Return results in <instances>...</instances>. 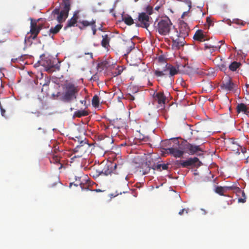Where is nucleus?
<instances>
[{
	"mask_svg": "<svg viewBox=\"0 0 249 249\" xmlns=\"http://www.w3.org/2000/svg\"><path fill=\"white\" fill-rule=\"evenodd\" d=\"M190 31L188 24L182 20H179L178 28L173 27L171 33L172 46L174 49L178 50L184 45L186 42L185 38L188 36Z\"/></svg>",
	"mask_w": 249,
	"mask_h": 249,
	"instance_id": "f257e3e1",
	"label": "nucleus"
},
{
	"mask_svg": "<svg viewBox=\"0 0 249 249\" xmlns=\"http://www.w3.org/2000/svg\"><path fill=\"white\" fill-rule=\"evenodd\" d=\"M63 89L62 100L65 102L70 103L76 99L80 88L76 84L68 82L63 85Z\"/></svg>",
	"mask_w": 249,
	"mask_h": 249,
	"instance_id": "f03ea898",
	"label": "nucleus"
},
{
	"mask_svg": "<svg viewBox=\"0 0 249 249\" xmlns=\"http://www.w3.org/2000/svg\"><path fill=\"white\" fill-rule=\"evenodd\" d=\"M70 0H63L61 4L62 9L55 8L52 12V16L53 19H56L59 23L64 22L67 18L69 11L71 9Z\"/></svg>",
	"mask_w": 249,
	"mask_h": 249,
	"instance_id": "7ed1b4c3",
	"label": "nucleus"
},
{
	"mask_svg": "<svg viewBox=\"0 0 249 249\" xmlns=\"http://www.w3.org/2000/svg\"><path fill=\"white\" fill-rule=\"evenodd\" d=\"M173 24L168 17H165L160 20L157 25L155 26L156 30L162 36L169 35L171 38V33L172 31Z\"/></svg>",
	"mask_w": 249,
	"mask_h": 249,
	"instance_id": "20e7f679",
	"label": "nucleus"
},
{
	"mask_svg": "<svg viewBox=\"0 0 249 249\" xmlns=\"http://www.w3.org/2000/svg\"><path fill=\"white\" fill-rule=\"evenodd\" d=\"M174 144L172 147L165 149L166 152L175 158H181L185 152L182 141H178V139H173Z\"/></svg>",
	"mask_w": 249,
	"mask_h": 249,
	"instance_id": "39448f33",
	"label": "nucleus"
},
{
	"mask_svg": "<svg viewBox=\"0 0 249 249\" xmlns=\"http://www.w3.org/2000/svg\"><path fill=\"white\" fill-rule=\"evenodd\" d=\"M197 163L200 166L201 163L197 157L190 158L186 160H177L176 161V164L178 167L182 168H187L189 166H195Z\"/></svg>",
	"mask_w": 249,
	"mask_h": 249,
	"instance_id": "423d86ee",
	"label": "nucleus"
},
{
	"mask_svg": "<svg viewBox=\"0 0 249 249\" xmlns=\"http://www.w3.org/2000/svg\"><path fill=\"white\" fill-rule=\"evenodd\" d=\"M168 164H158L156 165L155 163L151 164L150 160H147L146 161L144 165H143V168L146 167L144 169L143 174H147L151 169L154 170H157L158 171H161L162 170H167L168 168Z\"/></svg>",
	"mask_w": 249,
	"mask_h": 249,
	"instance_id": "0eeeda50",
	"label": "nucleus"
},
{
	"mask_svg": "<svg viewBox=\"0 0 249 249\" xmlns=\"http://www.w3.org/2000/svg\"><path fill=\"white\" fill-rule=\"evenodd\" d=\"M138 21L139 23L136 22V26L142 28H147L150 24V17L144 12L139 14Z\"/></svg>",
	"mask_w": 249,
	"mask_h": 249,
	"instance_id": "6e6552de",
	"label": "nucleus"
},
{
	"mask_svg": "<svg viewBox=\"0 0 249 249\" xmlns=\"http://www.w3.org/2000/svg\"><path fill=\"white\" fill-rule=\"evenodd\" d=\"M185 153L189 155H194L199 151H203L199 145H195L188 142L186 141H182Z\"/></svg>",
	"mask_w": 249,
	"mask_h": 249,
	"instance_id": "1a4fd4ad",
	"label": "nucleus"
},
{
	"mask_svg": "<svg viewBox=\"0 0 249 249\" xmlns=\"http://www.w3.org/2000/svg\"><path fill=\"white\" fill-rule=\"evenodd\" d=\"M40 65L46 69V71L48 72L53 71L52 69L55 67L54 62L52 57L43 56L40 61Z\"/></svg>",
	"mask_w": 249,
	"mask_h": 249,
	"instance_id": "9d476101",
	"label": "nucleus"
},
{
	"mask_svg": "<svg viewBox=\"0 0 249 249\" xmlns=\"http://www.w3.org/2000/svg\"><path fill=\"white\" fill-rule=\"evenodd\" d=\"M89 148V144L85 139L84 141H81L79 145H77L73 149L74 153H79L77 155V157H82Z\"/></svg>",
	"mask_w": 249,
	"mask_h": 249,
	"instance_id": "9b49d317",
	"label": "nucleus"
},
{
	"mask_svg": "<svg viewBox=\"0 0 249 249\" xmlns=\"http://www.w3.org/2000/svg\"><path fill=\"white\" fill-rule=\"evenodd\" d=\"M235 85L232 81L231 78L230 77H226L224 81H222L220 85L221 89L226 91L230 92L233 90Z\"/></svg>",
	"mask_w": 249,
	"mask_h": 249,
	"instance_id": "f8f14e48",
	"label": "nucleus"
},
{
	"mask_svg": "<svg viewBox=\"0 0 249 249\" xmlns=\"http://www.w3.org/2000/svg\"><path fill=\"white\" fill-rule=\"evenodd\" d=\"M41 29V26H37L36 22H33L32 21L30 31L31 35L29 36H26L25 37V42H26L27 40H29L31 37H32L33 39H36Z\"/></svg>",
	"mask_w": 249,
	"mask_h": 249,
	"instance_id": "ddd939ff",
	"label": "nucleus"
},
{
	"mask_svg": "<svg viewBox=\"0 0 249 249\" xmlns=\"http://www.w3.org/2000/svg\"><path fill=\"white\" fill-rule=\"evenodd\" d=\"M78 23L79 24L77 25L78 28L81 30H83L88 26H90L91 28L96 24V20L92 19L90 21L87 20H79Z\"/></svg>",
	"mask_w": 249,
	"mask_h": 249,
	"instance_id": "4468645a",
	"label": "nucleus"
},
{
	"mask_svg": "<svg viewBox=\"0 0 249 249\" xmlns=\"http://www.w3.org/2000/svg\"><path fill=\"white\" fill-rule=\"evenodd\" d=\"M193 38L195 40L199 42H203L208 39L207 36L204 34V32L202 30H197L194 35Z\"/></svg>",
	"mask_w": 249,
	"mask_h": 249,
	"instance_id": "2eb2a0df",
	"label": "nucleus"
},
{
	"mask_svg": "<svg viewBox=\"0 0 249 249\" xmlns=\"http://www.w3.org/2000/svg\"><path fill=\"white\" fill-rule=\"evenodd\" d=\"M117 166V164L116 163H115L114 165L112 163H109V164H106L104 168L102 170H101L102 175L107 176L110 174L113 171V167L114 168H116Z\"/></svg>",
	"mask_w": 249,
	"mask_h": 249,
	"instance_id": "dca6fc26",
	"label": "nucleus"
},
{
	"mask_svg": "<svg viewBox=\"0 0 249 249\" xmlns=\"http://www.w3.org/2000/svg\"><path fill=\"white\" fill-rule=\"evenodd\" d=\"M154 99L157 101L159 104L164 105L166 101V97L162 92H159L156 93L154 96Z\"/></svg>",
	"mask_w": 249,
	"mask_h": 249,
	"instance_id": "f3484780",
	"label": "nucleus"
},
{
	"mask_svg": "<svg viewBox=\"0 0 249 249\" xmlns=\"http://www.w3.org/2000/svg\"><path fill=\"white\" fill-rule=\"evenodd\" d=\"M169 71V74L172 76L178 73V68L177 69L172 65L167 63L164 68V71Z\"/></svg>",
	"mask_w": 249,
	"mask_h": 249,
	"instance_id": "a211bd4d",
	"label": "nucleus"
},
{
	"mask_svg": "<svg viewBox=\"0 0 249 249\" xmlns=\"http://www.w3.org/2000/svg\"><path fill=\"white\" fill-rule=\"evenodd\" d=\"M77 22V17L74 15L73 16L67 21V25L65 26V29L74 26Z\"/></svg>",
	"mask_w": 249,
	"mask_h": 249,
	"instance_id": "6ab92c4d",
	"label": "nucleus"
},
{
	"mask_svg": "<svg viewBox=\"0 0 249 249\" xmlns=\"http://www.w3.org/2000/svg\"><path fill=\"white\" fill-rule=\"evenodd\" d=\"M89 112L86 110H78L74 112L73 117L81 118L83 116H88Z\"/></svg>",
	"mask_w": 249,
	"mask_h": 249,
	"instance_id": "aec40b11",
	"label": "nucleus"
},
{
	"mask_svg": "<svg viewBox=\"0 0 249 249\" xmlns=\"http://www.w3.org/2000/svg\"><path fill=\"white\" fill-rule=\"evenodd\" d=\"M102 37L103 39L101 42L102 46L105 48H108V47L109 46L110 37L107 35L103 36Z\"/></svg>",
	"mask_w": 249,
	"mask_h": 249,
	"instance_id": "412c9836",
	"label": "nucleus"
},
{
	"mask_svg": "<svg viewBox=\"0 0 249 249\" xmlns=\"http://www.w3.org/2000/svg\"><path fill=\"white\" fill-rule=\"evenodd\" d=\"M124 45L127 47V53H129L134 48L135 44L131 40H128L125 41Z\"/></svg>",
	"mask_w": 249,
	"mask_h": 249,
	"instance_id": "4be33fe9",
	"label": "nucleus"
},
{
	"mask_svg": "<svg viewBox=\"0 0 249 249\" xmlns=\"http://www.w3.org/2000/svg\"><path fill=\"white\" fill-rule=\"evenodd\" d=\"M123 21H124L126 24L129 26L135 23L132 17L128 15L123 17Z\"/></svg>",
	"mask_w": 249,
	"mask_h": 249,
	"instance_id": "5701e85b",
	"label": "nucleus"
},
{
	"mask_svg": "<svg viewBox=\"0 0 249 249\" xmlns=\"http://www.w3.org/2000/svg\"><path fill=\"white\" fill-rule=\"evenodd\" d=\"M240 65L241 63L240 62L233 61L229 65V68L231 71H236V70L240 66Z\"/></svg>",
	"mask_w": 249,
	"mask_h": 249,
	"instance_id": "b1692460",
	"label": "nucleus"
},
{
	"mask_svg": "<svg viewBox=\"0 0 249 249\" xmlns=\"http://www.w3.org/2000/svg\"><path fill=\"white\" fill-rule=\"evenodd\" d=\"M62 25L60 24L56 25L54 27H51L50 29V33L52 34H56L59 32L62 28Z\"/></svg>",
	"mask_w": 249,
	"mask_h": 249,
	"instance_id": "393cba45",
	"label": "nucleus"
},
{
	"mask_svg": "<svg viewBox=\"0 0 249 249\" xmlns=\"http://www.w3.org/2000/svg\"><path fill=\"white\" fill-rule=\"evenodd\" d=\"M226 192L228 190H233L236 192H240L241 191L240 188L237 187L235 184H233L231 186H225Z\"/></svg>",
	"mask_w": 249,
	"mask_h": 249,
	"instance_id": "a878e982",
	"label": "nucleus"
},
{
	"mask_svg": "<svg viewBox=\"0 0 249 249\" xmlns=\"http://www.w3.org/2000/svg\"><path fill=\"white\" fill-rule=\"evenodd\" d=\"M215 192L223 196L225 192H226L225 186L222 187V186H217L215 188Z\"/></svg>",
	"mask_w": 249,
	"mask_h": 249,
	"instance_id": "bb28decb",
	"label": "nucleus"
},
{
	"mask_svg": "<svg viewBox=\"0 0 249 249\" xmlns=\"http://www.w3.org/2000/svg\"><path fill=\"white\" fill-rule=\"evenodd\" d=\"M92 105L95 107H98L99 106V99L97 95H95L92 99Z\"/></svg>",
	"mask_w": 249,
	"mask_h": 249,
	"instance_id": "cd10ccee",
	"label": "nucleus"
},
{
	"mask_svg": "<svg viewBox=\"0 0 249 249\" xmlns=\"http://www.w3.org/2000/svg\"><path fill=\"white\" fill-rule=\"evenodd\" d=\"M237 111L238 113L241 111L245 112L247 111V106L243 103L239 104L237 106Z\"/></svg>",
	"mask_w": 249,
	"mask_h": 249,
	"instance_id": "c85d7f7f",
	"label": "nucleus"
},
{
	"mask_svg": "<svg viewBox=\"0 0 249 249\" xmlns=\"http://www.w3.org/2000/svg\"><path fill=\"white\" fill-rule=\"evenodd\" d=\"M216 48H217V47L216 46H213L211 45H208L207 44H205V49H210V52L211 53H212L213 52H214L216 50Z\"/></svg>",
	"mask_w": 249,
	"mask_h": 249,
	"instance_id": "c756f323",
	"label": "nucleus"
},
{
	"mask_svg": "<svg viewBox=\"0 0 249 249\" xmlns=\"http://www.w3.org/2000/svg\"><path fill=\"white\" fill-rule=\"evenodd\" d=\"M164 70L162 71H160L159 70H156L154 71L155 75L157 77H161L165 75Z\"/></svg>",
	"mask_w": 249,
	"mask_h": 249,
	"instance_id": "7c9ffc66",
	"label": "nucleus"
},
{
	"mask_svg": "<svg viewBox=\"0 0 249 249\" xmlns=\"http://www.w3.org/2000/svg\"><path fill=\"white\" fill-rule=\"evenodd\" d=\"M91 174L92 175V177L94 178H97L100 175H102L100 170H96L95 171H93L91 172Z\"/></svg>",
	"mask_w": 249,
	"mask_h": 249,
	"instance_id": "2f4dec72",
	"label": "nucleus"
},
{
	"mask_svg": "<svg viewBox=\"0 0 249 249\" xmlns=\"http://www.w3.org/2000/svg\"><path fill=\"white\" fill-rule=\"evenodd\" d=\"M59 161H60V158L57 156H53V157L52 159L50 160L51 162H53V163H56V164L59 163Z\"/></svg>",
	"mask_w": 249,
	"mask_h": 249,
	"instance_id": "473e14b6",
	"label": "nucleus"
},
{
	"mask_svg": "<svg viewBox=\"0 0 249 249\" xmlns=\"http://www.w3.org/2000/svg\"><path fill=\"white\" fill-rule=\"evenodd\" d=\"M189 211V208H184L180 210L179 212H178V214L180 215H183L184 213L187 214L188 213V212Z\"/></svg>",
	"mask_w": 249,
	"mask_h": 249,
	"instance_id": "72a5a7b5",
	"label": "nucleus"
},
{
	"mask_svg": "<svg viewBox=\"0 0 249 249\" xmlns=\"http://www.w3.org/2000/svg\"><path fill=\"white\" fill-rule=\"evenodd\" d=\"M146 12L148 15H151L153 13V8L151 6H147L146 8Z\"/></svg>",
	"mask_w": 249,
	"mask_h": 249,
	"instance_id": "f704fd0d",
	"label": "nucleus"
},
{
	"mask_svg": "<svg viewBox=\"0 0 249 249\" xmlns=\"http://www.w3.org/2000/svg\"><path fill=\"white\" fill-rule=\"evenodd\" d=\"M219 68L220 70L222 71H225L227 69V67L226 65L224 63L221 64L219 65Z\"/></svg>",
	"mask_w": 249,
	"mask_h": 249,
	"instance_id": "c9c22d12",
	"label": "nucleus"
},
{
	"mask_svg": "<svg viewBox=\"0 0 249 249\" xmlns=\"http://www.w3.org/2000/svg\"><path fill=\"white\" fill-rule=\"evenodd\" d=\"M235 23L237 24L241 25L242 26H244L246 24V22H244V21L240 19H237L235 21Z\"/></svg>",
	"mask_w": 249,
	"mask_h": 249,
	"instance_id": "e433bc0d",
	"label": "nucleus"
},
{
	"mask_svg": "<svg viewBox=\"0 0 249 249\" xmlns=\"http://www.w3.org/2000/svg\"><path fill=\"white\" fill-rule=\"evenodd\" d=\"M206 22L209 25V26H210L211 25V24L212 23V20L210 17H207Z\"/></svg>",
	"mask_w": 249,
	"mask_h": 249,
	"instance_id": "4c0bfd02",
	"label": "nucleus"
},
{
	"mask_svg": "<svg viewBox=\"0 0 249 249\" xmlns=\"http://www.w3.org/2000/svg\"><path fill=\"white\" fill-rule=\"evenodd\" d=\"M91 28L93 32V35H95L97 31L96 24H94Z\"/></svg>",
	"mask_w": 249,
	"mask_h": 249,
	"instance_id": "58836bf2",
	"label": "nucleus"
},
{
	"mask_svg": "<svg viewBox=\"0 0 249 249\" xmlns=\"http://www.w3.org/2000/svg\"><path fill=\"white\" fill-rule=\"evenodd\" d=\"M0 109L1 111V114L2 116H5V110L3 108L1 105H0Z\"/></svg>",
	"mask_w": 249,
	"mask_h": 249,
	"instance_id": "ea45409f",
	"label": "nucleus"
},
{
	"mask_svg": "<svg viewBox=\"0 0 249 249\" xmlns=\"http://www.w3.org/2000/svg\"><path fill=\"white\" fill-rule=\"evenodd\" d=\"M127 99L131 101H133L134 100L135 98L133 95L129 94L127 96Z\"/></svg>",
	"mask_w": 249,
	"mask_h": 249,
	"instance_id": "a19ab883",
	"label": "nucleus"
},
{
	"mask_svg": "<svg viewBox=\"0 0 249 249\" xmlns=\"http://www.w3.org/2000/svg\"><path fill=\"white\" fill-rule=\"evenodd\" d=\"M158 61L160 63L164 62L165 61V59L163 57V56L160 55L158 58Z\"/></svg>",
	"mask_w": 249,
	"mask_h": 249,
	"instance_id": "79ce46f5",
	"label": "nucleus"
},
{
	"mask_svg": "<svg viewBox=\"0 0 249 249\" xmlns=\"http://www.w3.org/2000/svg\"><path fill=\"white\" fill-rule=\"evenodd\" d=\"M80 102L81 104H83L85 106H86L87 101L86 100H80Z\"/></svg>",
	"mask_w": 249,
	"mask_h": 249,
	"instance_id": "37998d69",
	"label": "nucleus"
},
{
	"mask_svg": "<svg viewBox=\"0 0 249 249\" xmlns=\"http://www.w3.org/2000/svg\"><path fill=\"white\" fill-rule=\"evenodd\" d=\"M246 200H245V198L243 199V198H239L238 199V202H242V203H244L245 202Z\"/></svg>",
	"mask_w": 249,
	"mask_h": 249,
	"instance_id": "c03bdc74",
	"label": "nucleus"
},
{
	"mask_svg": "<svg viewBox=\"0 0 249 249\" xmlns=\"http://www.w3.org/2000/svg\"><path fill=\"white\" fill-rule=\"evenodd\" d=\"M85 54H89V55L90 58H93L92 53H85Z\"/></svg>",
	"mask_w": 249,
	"mask_h": 249,
	"instance_id": "a18cd8bd",
	"label": "nucleus"
},
{
	"mask_svg": "<svg viewBox=\"0 0 249 249\" xmlns=\"http://www.w3.org/2000/svg\"><path fill=\"white\" fill-rule=\"evenodd\" d=\"M188 14V12H184L183 13L182 16H181V18H183L187 14Z\"/></svg>",
	"mask_w": 249,
	"mask_h": 249,
	"instance_id": "49530a36",
	"label": "nucleus"
},
{
	"mask_svg": "<svg viewBox=\"0 0 249 249\" xmlns=\"http://www.w3.org/2000/svg\"><path fill=\"white\" fill-rule=\"evenodd\" d=\"M106 138H107V140H108L109 141H111V142H110V143H113V140H110V139L109 137H106Z\"/></svg>",
	"mask_w": 249,
	"mask_h": 249,
	"instance_id": "de8ad7c7",
	"label": "nucleus"
},
{
	"mask_svg": "<svg viewBox=\"0 0 249 249\" xmlns=\"http://www.w3.org/2000/svg\"><path fill=\"white\" fill-rule=\"evenodd\" d=\"M201 210L203 212L204 214H206L207 212L204 209H201Z\"/></svg>",
	"mask_w": 249,
	"mask_h": 249,
	"instance_id": "09e8293b",
	"label": "nucleus"
},
{
	"mask_svg": "<svg viewBox=\"0 0 249 249\" xmlns=\"http://www.w3.org/2000/svg\"><path fill=\"white\" fill-rule=\"evenodd\" d=\"M94 191H95L96 192H101V190L100 189H95L93 190Z\"/></svg>",
	"mask_w": 249,
	"mask_h": 249,
	"instance_id": "8fccbe9b",
	"label": "nucleus"
},
{
	"mask_svg": "<svg viewBox=\"0 0 249 249\" xmlns=\"http://www.w3.org/2000/svg\"><path fill=\"white\" fill-rule=\"evenodd\" d=\"M48 84L47 83H45L43 85V87H48Z\"/></svg>",
	"mask_w": 249,
	"mask_h": 249,
	"instance_id": "3c124183",
	"label": "nucleus"
},
{
	"mask_svg": "<svg viewBox=\"0 0 249 249\" xmlns=\"http://www.w3.org/2000/svg\"><path fill=\"white\" fill-rule=\"evenodd\" d=\"M159 8H160V7H159V6H156V7L155 8V10H157V11H158V10H159Z\"/></svg>",
	"mask_w": 249,
	"mask_h": 249,
	"instance_id": "603ef678",
	"label": "nucleus"
},
{
	"mask_svg": "<svg viewBox=\"0 0 249 249\" xmlns=\"http://www.w3.org/2000/svg\"><path fill=\"white\" fill-rule=\"evenodd\" d=\"M219 42L221 43V44H223V43H224L225 41L224 40H222L220 41Z\"/></svg>",
	"mask_w": 249,
	"mask_h": 249,
	"instance_id": "864d4df0",
	"label": "nucleus"
},
{
	"mask_svg": "<svg viewBox=\"0 0 249 249\" xmlns=\"http://www.w3.org/2000/svg\"><path fill=\"white\" fill-rule=\"evenodd\" d=\"M242 196H243V197H245V193H244V192H242Z\"/></svg>",
	"mask_w": 249,
	"mask_h": 249,
	"instance_id": "5fc2aeb1",
	"label": "nucleus"
},
{
	"mask_svg": "<svg viewBox=\"0 0 249 249\" xmlns=\"http://www.w3.org/2000/svg\"><path fill=\"white\" fill-rule=\"evenodd\" d=\"M126 145V143H124V144H123V143H122V144H121V145H122V146H123V145Z\"/></svg>",
	"mask_w": 249,
	"mask_h": 249,
	"instance_id": "6e6d98bb",
	"label": "nucleus"
},
{
	"mask_svg": "<svg viewBox=\"0 0 249 249\" xmlns=\"http://www.w3.org/2000/svg\"><path fill=\"white\" fill-rule=\"evenodd\" d=\"M2 74L1 72L0 71V76Z\"/></svg>",
	"mask_w": 249,
	"mask_h": 249,
	"instance_id": "4d7b16f0",
	"label": "nucleus"
},
{
	"mask_svg": "<svg viewBox=\"0 0 249 249\" xmlns=\"http://www.w3.org/2000/svg\"><path fill=\"white\" fill-rule=\"evenodd\" d=\"M76 138L77 139V141L79 142V138Z\"/></svg>",
	"mask_w": 249,
	"mask_h": 249,
	"instance_id": "13d9d810",
	"label": "nucleus"
},
{
	"mask_svg": "<svg viewBox=\"0 0 249 249\" xmlns=\"http://www.w3.org/2000/svg\"><path fill=\"white\" fill-rule=\"evenodd\" d=\"M0 82H2L1 78H0Z\"/></svg>",
	"mask_w": 249,
	"mask_h": 249,
	"instance_id": "bf43d9fd",
	"label": "nucleus"
},
{
	"mask_svg": "<svg viewBox=\"0 0 249 249\" xmlns=\"http://www.w3.org/2000/svg\"><path fill=\"white\" fill-rule=\"evenodd\" d=\"M0 82H2L1 78H0Z\"/></svg>",
	"mask_w": 249,
	"mask_h": 249,
	"instance_id": "052dcab7",
	"label": "nucleus"
},
{
	"mask_svg": "<svg viewBox=\"0 0 249 249\" xmlns=\"http://www.w3.org/2000/svg\"><path fill=\"white\" fill-rule=\"evenodd\" d=\"M0 82H2L1 78H0Z\"/></svg>",
	"mask_w": 249,
	"mask_h": 249,
	"instance_id": "680f3d73",
	"label": "nucleus"
},
{
	"mask_svg": "<svg viewBox=\"0 0 249 249\" xmlns=\"http://www.w3.org/2000/svg\"><path fill=\"white\" fill-rule=\"evenodd\" d=\"M73 108H71V110H72Z\"/></svg>",
	"mask_w": 249,
	"mask_h": 249,
	"instance_id": "e2e57ef3",
	"label": "nucleus"
}]
</instances>
